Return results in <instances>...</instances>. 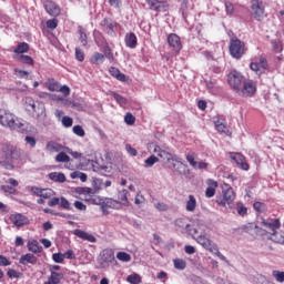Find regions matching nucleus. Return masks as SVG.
I'll list each match as a JSON object with an SVG mask.
<instances>
[{
    "instance_id": "nucleus-1",
    "label": "nucleus",
    "mask_w": 284,
    "mask_h": 284,
    "mask_svg": "<svg viewBox=\"0 0 284 284\" xmlns=\"http://www.w3.org/2000/svg\"><path fill=\"white\" fill-rule=\"evenodd\" d=\"M26 111L37 121H45L48 114L45 113V104L40 101H34L31 97H27L24 100Z\"/></svg>"
},
{
    "instance_id": "nucleus-2",
    "label": "nucleus",
    "mask_w": 284,
    "mask_h": 284,
    "mask_svg": "<svg viewBox=\"0 0 284 284\" xmlns=\"http://www.w3.org/2000/svg\"><path fill=\"white\" fill-rule=\"evenodd\" d=\"M0 125L10 130H21L23 128V123L19 122V119L6 109H0Z\"/></svg>"
},
{
    "instance_id": "nucleus-3",
    "label": "nucleus",
    "mask_w": 284,
    "mask_h": 284,
    "mask_svg": "<svg viewBox=\"0 0 284 284\" xmlns=\"http://www.w3.org/2000/svg\"><path fill=\"white\" fill-rule=\"evenodd\" d=\"M229 52L233 59H243L247 52V47L243 41H241V39L232 38L229 44Z\"/></svg>"
},
{
    "instance_id": "nucleus-4",
    "label": "nucleus",
    "mask_w": 284,
    "mask_h": 284,
    "mask_svg": "<svg viewBox=\"0 0 284 284\" xmlns=\"http://www.w3.org/2000/svg\"><path fill=\"white\" fill-rule=\"evenodd\" d=\"M244 81L245 78H243V74L236 70L231 71L227 75L229 85L236 92V94H239Z\"/></svg>"
},
{
    "instance_id": "nucleus-5",
    "label": "nucleus",
    "mask_w": 284,
    "mask_h": 284,
    "mask_svg": "<svg viewBox=\"0 0 284 284\" xmlns=\"http://www.w3.org/2000/svg\"><path fill=\"white\" fill-rule=\"evenodd\" d=\"M111 263H116V258L114 257V251L105 248L100 254L99 267L101 270H108Z\"/></svg>"
},
{
    "instance_id": "nucleus-6",
    "label": "nucleus",
    "mask_w": 284,
    "mask_h": 284,
    "mask_svg": "<svg viewBox=\"0 0 284 284\" xmlns=\"http://www.w3.org/2000/svg\"><path fill=\"white\" fill-rule=\"evenodd\" d=\"M251 13L255 21H263L265 19V4H263V1L252 0Z\"/></svg>"
},
{
    "instance_id": "nucleus-7",
    "label": "nucleus",
    "mask_w": 284,
    "mask_h": 284,
    "mask_svg": "<svg viewBox=\"0 0 284 284\" xmlns=\"http://www.w3.org/2000/svg\"><path fill=\"white\" fill-rule=\"evenodd\" d=\"M237 94L244 98L254 97L256 94V82L254 80H244Z\"/></svg>"
},
{
    "instance_id": "nucleus-8",
    "label": "nucleus",
    "mask_w": 284,
    "mask_h": 284,
    "mask_svg": "<svg viewBox=\"0 0 284 284\" xmlns=\"http://www.w3.org/2000/svg\"><path fill=\"white\" fill-rule=\"evenodd\" d=\"M150 148H153L154 154H158V156L160 159H163V161H168V163H171L172 161H176V154L170 153V151L161 148L159 144L151 143Z\"/></svg>"
},
{
    "instance_id": "nucleus-9",
    "label": "nucleus",
    "mask_w": 284,
    "mask_h": 284,
    "mask_svg": "<svg viewBox=\"0 0 284 284\" xmlns=\"http://www.w3.org/2000/svg\"><path fill=\"white\" fill-rule=\"evenodd\" d=\"M145 3L153 12H168L170 10V3L168 1L145 0Z\"/></svg>"
},
{
    "instance_id": "nucleus-10",
    "label": "nucleus",
    "mask_w": 284,
    "mask_h": 284,
    "mask_svg": "<svg viewBox=\"0 0 284 284\" xmlns=\"http://www.w3.org/2000/svg\"><path fill=\"white\" fill-rule=\"evenodd\" d=\"M169 47L175 54H179L183 50V43L181 42V37L176 33H170L166 38Z\"/></svg>"
},
{
    "instance_id": "nucleus-11",
    "label": "nucleus",
    "mask_w": 284,
    "mask_h": 284,
    "mask_svg": "<svg viewBox=\"0 0 284 284\" xmlns=\"http://www.w3.org/2000/svg\"><path fill=\"white\" fill-rule=\"evenodd\" d=\"M199 155L195 152H189L186 154V161L193 168V170H207L210 164L207 162H197L196 158Z\"/></svg>"
},
{
    "instance_id": "nucleus-12",
    "label": "nucleus",
    "mask_w": 284,
    "mask_h": 284,
    "mask_svg": "<svg viewBox=\"0 0 284 284\" xmlns=\"http://www.w3.org/2000/svg\"><path fill=\"white\" fill-rule=\"evenodd\" d=\"M171 161H172L171 168L173 172H176V174H181L182 176L190 174V169L187 168V164L180 161L179 156L175 155V160H171Z\"/></svg>"
},
{
    "instance_id": "nucleus-13",
    "label": "nucleus",
    "mask_w": 284,
    "mask_h": 284,
    "mask_svg": "<svg viewBox=\"0 0 284 284\" xmlns=\"http://www.w3.org/2000/svg\"><path fill=\"white\" fill-rule=\"evenodd\" d=\"M250 68L253 72H256V74H263V71L270 69V64L267 63V59L262 55L257 62H251Z\"/></svg>"
},
{
    "instance_id": "nucleus-14",
    "label": "nucleus",
    "mask_w": 284,
    "mask_h": 284,
    "mask_svg": "<svg viewBox=\"0 0 284 284\" xmlns=\"http://www.w3.org/2000/svg\"><path fill=\"white\" fill-rule=\"evenodd\" d=\"M234 199H236V194L232 187H229L223 192V199L216 200V203L217 205L225 207V205H232V203H234Z\"/></svg>"
},
{
    "instance_id": "nucleus-15",
    "label": "nucleus",
    "mask_w": 284,
    "mask_h": 284,
    "mask_svg": "<svg viewBox=\"0 0 284 284\" xmlns=\"http://www.w3.org/2000/svg\"><path fill=\"white\" fill-rule=\"evenodd\" d=\"M44 10L49 13L50 17H60L61 16V7L57 4V2L52 0H47L43 4Z\"/></svg>"
},
{
    "instance_id": "nucleus-16",
    "label": "nucleus",
    "mask_w": 284,
    "mask_h": 284,
    "mask_svg": "<svg viewBox=\"0 0 284 284\" xmlns=\"http://www.w3.org/2000/svg\"><path fill=\"white\" fill-rule=\"evenodd\" d=\"M262 225L266 227L267 230H271L270 234L272 236H275L276 230L281 229V220L278 219H263L262 220Z\"/></svg>"
},
{
    "instance_id": "nucleus-17",
    "label": "nucleus",
    "mask_w": 284,
    "mask_h": 284,
    "mask_svg": "<svg viewBox=\"0 0 284 284\" xmlns=\"http://www.w3.org/2000/svg\"><path fill=\"white\" fill-rule=\"evenodd\" d=\"M103 32H106V34H114V30H116V21L112 20V18H104L100 23Z\"/></svg>"
},
{
    "instance_id": "nucleus-18",
    "label": "nucleus",
    "mask_w": 284,
    "mask_h": 284,
    "mask_svg": "<svg viewBox=\"0 0 284 284\" xmlns=\"http://www.w3.org/2000/svg\"><path fill=\"white\" fill-rule=\"evenodd\" d=\"M207 232V226L201 222H195L192 224L190 230L191 236H205Z\"/></svg>"
},
{
    "instance_id": "nucleus-19",
    "label": "nucleus",
    "mask_w": 284,
    "mask_h": 284,
    "mask_svg": "<svg viewBox=\"0 0 284 284\" xmlns=\"http://www.w3.org/2000/svg\"><path fill=\"white\" fill-rule=\"evenodd\" d=\"M175 226L185 234H190V230H192V223L187 217H180L175 220Z\"/></svg>"
},
{
    "instance_id": "nucleus-20",
    "label": "nucleus",
    "mask_w": 284,
    "mask_h": 284,
    "mask_svg": "<svg viewBox=\"0 0 284 284\" xmlns=\"http://www.w3.org/2000/svg\"><path fill=\"white\" fill-rule=\"evenodd\" d=\"M231 159L235 161L236 165L241 168V170H244L247 172L250 170V164H247V160H245V156L241 153H233L231 155Z\"/></svg>"
},
{
    "instance_id": "nucleus-21",
    "label": "nucleus",
    "mask_w": 284,
    "mask_h": 284,
    "mask_svg": "<svg viewBox=\"0 0 284 284\" xmlns=\"http://www.w3.org/2000/svg\"><path fill=\"white\" fill-rule=\"evenodd\" d=\"M74 236L81 239L82 241H88L89 243H97V237L94 235L81 230L77 229L73 231Z\"/></svg>"
},
{
    "instance_id": "nucleus-22",
    "label": "nucleus",
    "mask_w": 284,
    "mask_h": 284,
    "mask_svg": "<svg viewBox=\"0 0 284 284\" xmlns=\"http://www.w3.org/2000/svg\"><path fill=\"white\" fill-rule=\"evenodd\" d=\"M19 263L20 265H37V263H39V258H37L32 253H27L20 256Z\"/></svg>"
},
{
    "instance_id": "nucleus-23",
    "label": "nucleus",
    "mask_w": 284,
    "mask_h": 284,
    "mask_svg": "<svg viewBox=\"0 0 284 284\" xmlns=\"http://www.w3.org/2000/svg\"><path fill=\"white\" fill-rule=\"evenodd\" d=\"M10 221L16 225V227H23V225H28V217L21 213L11 215Z\"/></svg>"
},
{
    "instance_id": "nucleus-24",
    "label": "nucleus",
    "mask_w": 284,
    "mask_h": 284,
    "mask_svg": "<svg viewBox=\"0 0 284 284\" xmlns=\"http://www.w3.org/2000/svg\"><path fill=\"white\" fill-rule=\"evenodd\" d=\"M124 43L126 48L134 50V48L139 45V39L136 38V34L134 32H129L124 37Z\"/></svg>"
},
{
    "instance_id": "nucleus-25",
    "label": "nucleus",
    "mask_w": 284,
    "mask_h": 284,
    "mask_svg": "<svg viewBox=\"0 0 284 284\" xmlns=\"http://www.w3.org/2000/svg\"><path fill=\"white\" fill-rule=\"evenodd\" d=\"M206 190H205V196L206 199H212V196H214V194H216V187H219V182L209 179L206 180Z\"/></svg>"
},
{
    "instance_id": "nucleus-26",
    "label": "nucleus",
    "mask_w": 284,
    "mask_h": 284,
    "mask_svg": "<svg viewBox=\"0 0 284 284\" xmlns=\"http://www.w3.org/2000/svg\"><path fill=\"white\" fill-rule=\"evenodd\" d=\"M196 243H199V245H202V247H204V250H207L209 252H212V248L214 247V245H216L212 243V240H210L205 235H199L196 237Z\"/></svg>"
},
{
    "instance_id": "nucleus-27",
    "label": "nucleus",
    "mask_w": 284,
    "mask_h": 284,
    "mask_svg": "<svg viewBox=\"0 0 284 284\" xmlns=\"http://www.w3.org/2000/svg\"><path fill=\"white\" fill-rule=\"evenodd\" d=\"M109 73L111 74V77H114V79L121 81L122 83L128 82V75L121 73V70H119L116 67H111L109 69Z\"/></svg>"
},
{
    "instance_id": "nucleus-28",
    "label": "nucleus",
    "mask_w": 284,
    "mask_h": 284,
    "mask_svg": "<svg viewBox=\"0 0 284 284\" xmlns=\"http://www.w3.org/2000/svg\"><path fill=\"white\" fill-rule=\"evenodd\" d=\"M27 247L32 254H41L43 252V246H41L37 240L29 241Z\"/></svg>"
},
{
    "instance_id": "nucleus-29",
    "label": "nucleus",
    "mask_w": 284,
    "mask_h": 284,
    "mask_svg": "<svg viewBox=\"0 0 284 284\" xmlns=\"http://www.w3.org/2000/svg\"><path fill=\"white\" fill-rule=\"evenodd\" d=\"M61 281H63V273L51 272V275L44 284H61Z\"/></svg>"
},
{
    "instance_id": "nucleus-30",
    "label": "nucleus",
    "mask_w": 284,
    "mask_h": 284,
    "mask_svg": "<svg viewBox=\"0 0 284 284\" xmlns=\"http://www.w3.org/2000/svg\"><path fill=\"white\" fill-rule=\"evenodd\" d=\"M49 179L50 181H53V183H65V181H68L65 174L61 172L49 173Z\"/></svg>"
},
{
    "instance_id": "nucleus-31",
    "label": "nucleus",
    "mask_w": 284,
    "mask_h": 284,
    "mask_svg": "<svg viewBox=\"0 0 284 284\" xmlns=\"http://www.w3.org/2000/svg\"><path fill=\"white\" fill-rule=\"evenodd\" d=\"M47 150L48 152H63L65 146H63V144H59V142L50 141L47 143Z\"/></svg>"
},
{
    "instance_id": "nucleus-32",
    "label": "nucleus",
    "mask_w": 284,
    "mask_h": 284,
    "mask_svg": "<svg viewBox=\"0 0 284 284\" xmlns=\"http://www.w3.org/2000/svg\"><path fill=\"white\" fill-rule=\"evenodd\" d=\"M196 197L194 195H189V200L185 204L186 212H196Z\"/></svg>"
},
{
    "instance_id": "nucleus-33",
    "label": "nucleus",
    "mask_w": 284,
    "mask_h": 284,
    "mask_svg": "<svg viewBox=\"0 0 284 284\" xmlns=\"http://www.w3.org/2000/svg\"><path fill=\"white\" fill-rule=\"evenodd\" d=\"M14 54H26V52H30V44L27 42H20L17 48L13 50Z\"/></svg>"
},
{
    "instance_id": "nucleus-34",
    "label": "nucleus",
    "mask_w": 284,
    "mask_h": 284,
    "mask_svg": "<svg viewBox=\"0 0 284 284\" xmlns=\"http://www.w3.org/2000/svg\"><path fill=\"white\" fill-rule=\"evenodd\" d=\"M105 61V55L103 53L94 52L93 55L91 57V63L93 65H99Z\"/></svg>"
},
{
    "instance_id": "nucleus-35",
    "label": "nucleus",
    "mask_w": 284,
    "mask_h": 284,
    "mask_svg": "<svg viewBox=\"0 0 284 284\" xmlns=\"http://www.w3.org/2000/svg\"><path fill=\"white\" fill-rule=\"evenodd\" d=\"M116 258L122 263H130L132 261V255H130V253H126V252H118Z\"/></svg>"
},
{
    "instance_id": "nucleus-36",
    "label": "nucleus",
    "mask_w": 284,
    "mask_h": 284,
    "mask_svg": "<svg viewBox=\"0 0 284 284\" xmlns=\"http://www.w3.org/2000/svg\"><path fill=\"white\" fill-rule=\"evenodd\" d=\"M18 61H20V63H24V65H34V59L30 55L21 54L18 57Z\"/></svg>"
},
{
    "instance_id": "nucleus-37",
    "label": "nucleus",
    "mask_w": 284,
    "mask_h": 284,
    "mask_svg": "<svg viewBox=\"0 0 284 284\" xmlns=\"http://www.w3.org/2000/svg\"><path fill=\"white\" fill-rule=\"evenodd\" d=\"M126 281L130 284H141L143 278L141 277V275L133 273L126 277Z\"/></svg>"
},
{
    "instance_id": "nucleus-38",
    "label": "nucleus",
    "mask_w": 284,
    "mask_h": 284,
    "mask_svg": "<svg viewBox=\"0 0 284 284\" xmlns=\"http://www.w3.org/2000/svg\"><path fill=\"white\" fill-rule=\"evenodd\" d=\"M60 88H61V84L58 81H55L54 79L49 80L48 90L50 92H59Z\"/></svg>"
},
{
    "instance_id": "nucleus-39",
    "label": "nucleus",
    "mask_w": 284,
    "mask_h": 284,
    "mask_svg": "<svg viewBox=\"0 0 284 284\" xmlns=\"http://www.w3.org/2000/svg\"><path fill=\"white\" fill-rule=\"evenodd\" d=\"M111 97H113L114 101H116V103H119V105L128 104V99H125L123 95H121L116 92H111Z\"/></svg>"
},
{
    "instance_id": "nucleus-40",
    "label": "nucleus",
    "mask_w": 284,
    "mask_h": 284,
    "mask_svg": "<svg viewBox=\"0 0 284 284\" xmlns=\"http://www.w3.org/2000/svg\"><path fill=\"white\" fill-rule=\"evenodd\" d=\"M173 265L175 270H185V267H187V262L183 258H175L173 260Z\"/></svg>"
},
{
    "instance_id": "nucleus-41",
    "label": "nucleus",
    "mask_w": 284,
    "mask_h": 284,
    "mask_svg": "<svg viewBox=\"0 0 284 284\" xmlns=\"http://www.w3.org/2000/svg\"><path fill=\"white\" fill-rule=\"evenodd\" d=\"M55 163H70V158L65 152L61 151L60 154L55 156Z\"/></svg>"
},
{
    "instance_id": "nucleus-42",
    "label": "nucleus",
    "mask_w": 284,
    "mask_h": 284,
    "mask_svg": "<svg viewBox=\"0 0 284 284\" xmlns=\"http://www.w3.org/2000/svg\"><path fill=\"white\" fill-rule=\"evenodd\" d=\"M103 55L104 59H109V61H114V53H112V48L110 45H104L103 47Z\"/></svg>"
},
{
    "instance_id": "nucleus-43",
    "label": "nucleus",
    "mask_w": 284,
    "mask_h": 284,
    "mask_svg": "<svg viewBox=\"0 0 284 284\" xmlns=\"http://www.w3.org/2000/svg\"><path fill=\"white\" fill-rule=\"evenodd\" d=\"M118 199L123 205H128V190L123 189L118 193Z\"/></svg>"
},
{
    "instance_id": "nucleus-44",
    "label": "nucleus",
    "mask_w": 284,
    "mask_h": 284,
    "mask_svg": "<svg viewBox=\"0 0 284 284\" xmlns=\"http://www.w3.org/2000/svg\"><path fill=\"white\" fill-rule=\"evenodd\" d=\"M7 276H9V278H21L23 276V273L14 268H9L7 272Z\"/></svg>"
},
{
    "instance_id": "nucleus-45",
    "label": "nucleus",
    "mask_w": 284,
    "mask_h": 284,
    "mask_svg": "<svg viewBox=\"0 0 284 284\" xmlns=\"http://www.w3.org/2000/svg\"><path fill=\"white\" fill-rule=\"evenodd\" d=\"M272 276L277 281V283H284V272L283 271H273Z\"/></svg>"
},
{
    "instance_id": "nucleus-46",
    "label": "nucleus",
    "mask_w": 284,
    "mask_h": 284,
    "mask_svg": "<svg viewBox=\"0 0 284 284\" xmlns=\"http://www.w3.org/2000/svg\"><path fill=\"white\" fill-rule=\"evenodd\" d=\"M58 27H59V20L57 18H53L47 21V28L49 30H57Z\"/></svg>"
},
{
    "instance_id": "nucleus-47",
    "label": "nucleus",
    "mask_w": 284,
    "mask_h": 284,
    "mask_svg": "<svg viewBox=\"0 0 284 284\" xmlns=\"http://www.w3.org/2000/svg\"><path fill=\"white\" fill-rule=\"evenodd\" d=\"M124 123H126V125H134V123H136V118L132 113H126L124 116Z\"/></svg>"
},
{
    "instance_id": "nucleus-48",
    "label": "nucleus",
    "mask_w": 284,
    "mask_h": 284,
    "mask_svg": "<svg viewBox=\"0 0 284 284\" xmlns=\"http://www.w3.org/2000/svg\"><path fill=\"white\" fill-rule=\"evenodd\" d=\"M73 134H75L77 136H81V138H83V136H85V130H83V126H81V125H74L73 126Z\"/></svg>"
},
{
    "instance_id": "nucleus-49",
    "label": "nucleus",
    "mask_w": 284,
    "mask_h": 284,
    "mask_svg": "<svg viewBox=\"0 0 284 284\" xmlns=\"http://www.w3.org/2000/svg\"><path fill=\"white\" fill-rule=\"evenodd\" d=\"M154 163H159V159L155 155H151L149 159L145 160L144 166L152 168Z\"/></svg>"
},
{
    "instance_id": "nucleus-50",
    "label": "nucleus",
    "mask_w": 284,
    "mask_h": 284,
    "mask_svg": "<svg viewBox=\"0 0 284 284\" xmlns=\"http://www.w3.org/2000/svg\"><path fill=\"white\" fill-rule=\"evenodd\" d=\"M54 191L52 189H42V195L40 199H52Z\"/></svg>"
},
{
    "instance_id": "nucleus-51",
    "label": "nucleus",
    "mask_w": 284,
    "mask_h": 284,
    "mask_svg": "<svg viewBox=\"0 0 284 284\" xmlns=\"http://www.w3.org/2000/svg\"><path fill=\"white\" fill-rule=\"evenodd\" d=\"M14 74L16 77H18V79H28V77H30V73L28 71H23L20 69H16Z\"/></svg>"
},
{
    "instance_id": "nucleus-52",
    "label": "nucleus",
    "mask_w": 284,
    "mask_h": 284,
    "mask_svg": "<svg viewBox=\"0 0 284 284\" xmlns=\"http://www.w3.org/2000/svg\"><path fill=\"white\" fill-rule=\"evenodd\" d=\"M253 207H254L255 212H260V213H263L266 210L265 203H263V202H255L253 204Z\"/></svg>"
},
{
    "instance_id": "nucleus-53",
    "label": "nucleus",
    "mask_w": 284,
    "mask_h": 284,
    "mask_svg": "<svg viewBox=\"0 0 284 284\" xmlns=\"http://www.w3.org/2000/svg\"><path fill=\"white\" fill-rule=\"evenodd\" d=\"M224 6H225L226 14H229V16L234 14V3L230 2V1H225Z\"/></svg>"
},
{
    "instance_id": "nucleus-54",
    "label": "nucleus",
    "mask_w": 284,
    "mask_h": 284,
    "mask_svg": "<svg viewBox=\"0 0 284 284\" xmlns=\"http://www.w3.org/2000/svg\"><path fill=\"white\" fill-rule=\"evenodd\" d=\"M227 126L225 125L223 120L215 121V130H217V132H225Z\"/></svg>"
},
{
    "instance_id": "nucleus-55",
    "label": "nucleus",
    "mask_w": 284,
    "mask_h": 284,
    "mask_svg": "<svg viewBox=\"0 0 284 284\" xmlns=\"http://www.w3.org/2000/svg\"><path fill=\"white\" fill-rule=\"evenodd\" d=\"M79 34H80L79 41L85 48V45H88V34L83 30H80Z\"/></svg>"
},
{
    "instance_id": "nucleus-56",
    "label": "nucleus",
    "mask_w": 284,
    "mask_h": 284,
    "mask_svg": "<svg viewBox=\"0 0 284 284\" xmlns=\"http://www.w3.org/2000/svg\"><path fill=\"white\" fill-rule=\"evenodd\" d=\"M75 59L80 62L85 61V53L80 48H75Z\"/></svg>"
},
{
    "instance_id": "nucleus-57",
    "label": "nucleus",
    "mask_w": 284,
    "mask_h": 284,
    "mask_svg": "<svg viewBox=\"0 0 284 284\" xmlns=\"http://www.w3.org/2000/svg\"><path fill=\"white\" fill-rule=\"evenodd\" d=\"M211 253L215 254V256H217L221 261H225V256L221 253V251H219V246L217 245H214L211 248Z\"/></svg>"
},
{
    "instance_id": "nucleus-58",
    "label": "nucleus",
    "mask_w": 284,
    "mask_h": 284,
    "mask_svg": "<svg viewBox=\"0 0 284 284\" xmlns=\"http://www.w3.org/2000/svg\"><path fill=\"white\" fill-rule=\"evenodd\" d=\"M60 207H62L63 210H72L70 202L65 197L60 199Z\"/></svg>"
},
{
    "instance_id": "nucleus-59",
    "label": "nucleus",
    "mask_w": 284,
    "mask_h": 284,
    "mask_svg": "<svg viewBox=\"0 0 284 284\" xmlns=\"http://www.w3.org/2000/svg\"><path fill=\"white\" fill-rule=\"evenodd\" d=\"M52 258H53L54 263H63V261H65V255L62 253H54L52 255Z\"/></svg>"
},
{
    "instance_id": "nucleus-60",
    "label": "nucleus",
    "mask_w": 284,
    "mask_h": 284,
    "mask_svg": "<svg viewBox=\"0 0 284 284\" xmlns=\"http://www.w3.org/2000/svg\"><path fill=\"white\" fill-rule=\"evenodd\" d=\"M72 123H74V121L72 120V118L65 115L62 118V125L64 128H72Z\"/></svg>"
},
{
    "instance_id": "nucleus-61",
    "label": "nucleus",
    "mask_w": 284,
    "mask_h": 284,
    "mask_svg": "<svg viewBox=\"0 0 284 284\" xmlns=\"http://www.w3.org/2000/svg\"><path fill=\"white\" fill-rule=\"evenodd\" d=\"M9 265H12V261L3 255H0V267H8Z\"/></svg>"
},
{
    "instance_id": "nucleus-62",
    "label": "nucleus",
    "mask_w": 284,
    "mask_h": 284,
    "mask_svg": "<svg viewBox=\"0 0 284 284\" xmlns=\"http://www.w3.org/2000/svg\"><path fill=\"white\" fill-rule=\"evenodd\" d=\"M125 150L130 156H136L139 154V151L136 149L132 148L131 144H125Z\"/></svg>"
},
{
    "instance_id": "nucleus-63",
    "label": "nucleus",
    "mask_w": 284,
    "mask_h": 284,
    "mask_svg": "<svg viewBox=\"0 0 284 284\" xmlns=\"http://www.w3.org/2000/svg\"><path fill=\"white\" fill-rule=\"evenodd\" d=\"M30 192L34 194V196H40L42 195L43 189L38 187V186H31Z\"/></svg>"
},
{
    "instance_id": "nucleus-64",
    "label": "nucleus",
    "mask_w": 284,
    "mask_h": 284,
    "mask_svg": "<svg viewBox=\"0 0 284 284\" xmlns=\"http://www.w3.org/2000/svg\"><path fill=\"white\" fill-rule=\"evenodd\" d=\"M273 49L275 52H283V43L281 41H274Z\"/></svg>"
}]
</instances>
